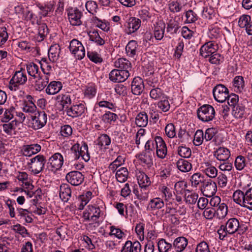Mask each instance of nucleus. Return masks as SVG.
Listing matches in <instances>:
<instances>
[{"label": "nucleus", "instance_id": "1", "mask_svg": "<svg viewBox=\"0 0 252 252\" xmlns=\"http://www.w3.org/2000/svg\"><path fill=\"white\" fill-rule=\"evenodd\" d=\"M105 204L103 201L97 199L93 205H89L83 213L85 221L90 222L89 227H97L100 224V217L104 215Z\"/></svg>", "mask_w": 252, "mask_h": 252}, {"label": "nucleus", "instance_id": "2", "mask_svg": "<svg viewBox=\"0 0 252 252\" xmlns=\"http://www.w3.org/2000/svg\"><path fill=\"white\" fill-rule=\"evenodd\" d=\"M247 230L243 224H240L239 220L235 218L229 219L225 225H221L218 230L219 238L220 240H225L228 235H232L236 232L238 234H243Z\"/></svg>", "mask_w": 252, "mask_h": 252}, {"label": "nucleus", "instance_id": "3", "mask_svg": "<svg viewBox=\"0 0 252 252\" xmlns=\"http://www.w3.org/2000/svg\"><path fill=\"white\" fill-rule=\"evenodd\" d=\"M70 153L74 159H78L81 157L85 162H87L90 159L88 146L84 141L82 142L81 146L78 143L74 144L70 148Z\"/></svg>", "mask_w": 252, "mask_h": 252}, {"label": "nucleus", "instance_id": "4", "mask_svg": "<svg viewBox=\"0 0 252 252\" xmlns=\"http://www.w3.org/2000/svg\"><path fill=\"white\" fill-rule=\"evenodd\" d=\"M46 162L45 157L39 154L30 159L27 165L33 175H37L43 170Z\"/></svg>", "mask_w": 252, "mask_h": 252}, {"label": "nucleus", "instance_id": "5", "mask_svg": "<svg viewBox=\"0 0 252 252\" xmlns=\"http://www.w3.org/2000/svg\"><path fill=\"white\" fill-rule=\"evenodd\" d=\"M27 81V76L25 69L21 68L16 71L10 80L9 89L12 91H16L20 85H24Z\"/></svg>", "mask_w": 252, "mask_h": 252}, {"label": "nucleus", "instance_id": "6", "mask_svg": "<svg viewBox=\"0 0 252 252\" xmlns=\"http://www.w3.org/2000/svg\"><path fill=\"white\" fill-rule=\"evenodd\" d=\"M215 114L214 108L209 104L203 105L197 111L198 119L204 122L212 121L215 118Z\"/></svg>", "mask_w": 252, "mask_h": 252}, {"label": "nucleus", "instance_id": "7", "mask_svg": "<svg viewBox=\"0 0 252 252\" xmlns=\"http://www.w3.org/2000/svg\"><path fill=\"white\" fill-rule=\"evenodd\" d=\"M31 126L34 130L42 128L47 123L46 113L43 111L38 110L34 114L31 115Z\"/></svg>", "mask_w": 252, "mask_h": 252}, {"label": "nucleus", "instance_id": "8", "mask_svg": "<svg viewBox=\"0 0 252 252\" xmlns=\"http://www.w3.org/2000/svg\"><path fill=\"white\" fill-rule=\"evenodd\" d=\"M63 164V155L59 153H56L48 159L47 167L49 170L55 173L62 168Z\"/></svg>", "mask_w": 252, "mask_h": 252}, {"label": "nucleus", "instance_id": "9", "mask_svg": "<svg viewBox=\"0 0 252 252\" xmlns=\"http://www.w3.org/2000/svg\"><path fill=\"white\" fill-rule=\"evenodd\" d=\"M69 50L77 60H82L85 56V48L82 43L76 39L70 42Z\"/></svg>", "mask_w": 252, "mask_h": 252}, {"label": "nucleus", "instance_id": "10", "mask_svg": "<svg viewBox=\"0 0 252 252\" xmlns=\"http://www.w3.org/2000/svg\"><path fill=\"white\" fill-rule=\"evenodd\" d=\"M213 94L217 101L223 103L229 96V90L224 85L218 84L214 88Z\"/></svg>", "mask_w": 252, "mask_h": 252}, {"label": "nucleus", "instance_id": "11", "mask_svg": "<svg viewBox=\"0 0 252 252\" xmlns=\"http://www.w3.org/2000/svg\"><path fill=\"white\" fill-rule=\"evenodd\" d=\"M247 189L243 188L242 189H237L232 195L233 201L242 207L247 208L249 210V203L248 195L246 192Z\"/></svg>", "mask_w": 252, "mask_h": 252}, {"label": "nucleus", "instance_id": "12", "mask_svg": "<svg viewBox=\"0 0 252 252\" xmlns=\"http://www.w3.org/2000/svg\"><path fill=\"white\" fill-rule=\"evenodd\" d=\"M86 110L87 108L85 104L80 103L71 105L70 107H67V110H65V111L68 116L75 118L81 116Z\"/></svg>", "mask_w": 252, "mask_h": 252}, {"label": "nucleus", "instance_id": "13", "mask_svg": "<svg viewBox=\"0 0 252 252\" xmlns=\"http://www.w3.org/2000/svg\"><path fill=\"white\" fill-rule=\"evenodd\" d=\"M67 16L70 24L72 26H80L82 24L81 18L82 13L77 8L69 7L67 10Z\"/></svg>", "mask_w": 252, "mask_h": 252}, {"label": "nucleus", "instance_id": "14", "mask_svg": "<svg viewBox=\"0 0 252 252\" xmlns=\"http://www.w3.org/2000/svg\"><path fill=\"white\" fill-rule=\"evenodd\" d=\"M139 164L145 169H151L153 167V158L154 156L149 153L142 152L136 156Z\"/></svg>", "mask_w": 252, "mask_h": 252}, {"label": "nucleus", "instance_id": "15", "mask_svg": "<svg viewBox=\"0 0 252 252\" xmlns=\"http://www.w3.org/2000/svg\"><path fill=\"white\" fill-rule=\"evenodd\" d=\"M141 20L136 17H130L124 25L125 32L127 34L136 32L141 26Z\"/></svg>", "mask_w": 252, "mask_h": 252}, {"label": "nucleus", "instance_id": "16", "mask_svg": "<svg viewBox=\"0 0 252 252\" xmlns=\"http://www.w3.org/2000/svg\"><path fill=\"white\" fill-rule=\"evenodd\" d=\"M130 73L128 71L113 69L109 74V78L113 82H123L129 76Z\"/></svg>", "mask_w": 252, "mask_h": 252}, {"label": "nucleus", "instance_id": "17", "mask_svg": "<svg viewBox=\"0 0 252 252\" xmlns=\"http://www.w3.org/2000/svg\"><path fill=\"white\" fill-rule=\"evenodd\" d=\"M218 49V44L213 41L205 43L200 49V54L204 58L209 57Z\"/></svg>", "mask_w": 252, "mask_h": 252}, {"label": "nucleus", "instance_id": "18", "mask_svg": "<svg viewBox=\"0 0 252 252\" xmlns=\"http://www.w3.org/2000/svg\"><path fill=\"white\" fill-rule=\"evenodd\" d=\"M65 179L71 185L77 186L83 183L84 180V176L79 171H72L66 174Z\"/></svg>", "mask_w": 252, "mask_h": 252}, {"label": "nucleus", "instance_id": "19", "mask_svg": "<svg viewBox=\"0 0 252 252\" xmlns=\"http://www.w3.org/2000/svg\"><path fill=\"white\" fill-rule=\"evenodd\" d=\"M156 153L158 158L163 159L167 155V150L166 145L160 136H156Z\"/></svg>", "mask_w": 252, "mask_h": 252}, {"label": "nucleus", "instance_id": "20", "mask_svg": "<svg viewBox=\"0 0 252 252\" xmlns=\"http://www.w3.org/2000/svg\"><path fill=\"white\" fill-rule=\"evenodd\" d=\"M200 169L204 174L210 178H215L218 176V169L209 161L202 163Z\"/></svg>", "mask_w": 252, "mask_h": 252}, {"label": "nucleus", "instance_id": "21", "mask_svg": "<svg viewBox=\"0 0 252 252\" xmlns=\"http://www.w3.org/2000/svg\"><path fill=\"white\" fill-rule=\"evenodd\" d=\"M132 93L134 95H140L144 90V84L143 79L140 77L133 78L131 85Z\"/></svg>", "mask_w": 252, "mask_h": 252}, {"label": "nucleus", "instance_id": "22", "mask_svg": "<svg viewBox=\"0 0 252 252\" xmlns=\"http://www.w3.org/2000/svg\"><path fill=\"white\" fill-rule=\"evenodd\" d=\"M213 155L220 161L228 160L231 156L230 150L224 147L217 148L214 151Z\"/></svg>", "mask_w": 252, "mask_h": 252}, {"label": "nucleus", "instance_id": "23", "mask_svg": "<svg viewBox=\"0 0 252 252\" xmlns=\"http://www.w3.org/2000/svg\"><path fill=\"white\" fill-rule=\"evenodd\" d=\"M90 41L94 42L97 45L103 46L105 41L103 39V33L96 30L90 31L88 33Z\"/></svg>", "mask_w": 252, "mask_h": 252}, {"label": "nucleus", "instance_id": "24", "mask_svg": "<svg viewBox=\"0 0 252 252\" xmlns=\"http://www.w3.org/2000/svg\"><path fill=\"white\" fill-rule=\"evenodd\" d=\"M31 215V213L28 210L17 207L16 208V217L15 218L19 220L20 221L31 223L33 220Z\"/></svg>", "mask_w": 252, "mask_h": 252}, {"label": "nucleus", "instance_id": "25", "mask_svg": "<svg viewBox=\"0 0 252 252\" xmlns=\"http://www.w3.org/2000/svg\"><path fill=\"white\" fill-rule=\"evenodd\" d=\"M126 53L127 56L134 58L137 56L139 52L137 42L134 40L129 41L126 46Z\"/></svg>", "mask_w": 252, "mask_h": 252}, {"label": "nucleus", "instance_id": "26", "mask_svg": "<svg viewBox=\"0 0 252 252\" xmlns=\"http://www.w3.org/2000/svg\"><path fill=\"white\" fill-rule=\"evenodd\" d=\"M141 245L137 241L133 242L130 241H126L121 250V252H141Z\"/></svg>", "mask_w": 252, "mask_h": 252}, {"label": "nucleus", "instance_id": "27", "mask_svg": "<svg viewBox=\"0 0 252 252\" xmlns=\"http://www.w3.org/2000/svg\"><path fill=\"white\" fill-rule=\"evenodd\" d=\"M202 191L208 196L214 195L217 191V185L213 181H205L202 185Z\"/></svg>", "mask_w": 252, "mask_h": 252}, {"label": "nucleus", "instance_id": "28", "mask_svg": "<svg viewBox=\"0 0 252 252\" xmlns=\"http://www.w3.org/2000/svg\"><path fill=\"white\" fill-rule=\"evenodd\" d=\"M41 150V146L37 144L23 146L21 152L26 157H31L38 153Z\"/></svg>", "mask_w": 252, "mask_h": 252}, {"label": "nucleus", "instance_id": "29", "mask_svg": "<svg viewBox=\"0 0 252 252\" xmlns=\"http://www.w3.org/2000/svg\"><path fill=\"white\" fill-rule=\"evenodd\" d=\"M27 101H24L23 103L22 110L25 113L34 114L38 110L37 107L33 102V98L31 95L27 96Z\"/></svg>", "mask_w": 252, "mask_h": 252}, {"label": "nucleus", "instance_id": "30", "mask_svg": "<svg viewBox=\"0 0 252 252\" xmlns=\"http://www.w3.org/2000/svg\"><path fill=\"white\" fill-rule=\"evenodd\" d=\"M164 206L163 199L160 197H155L150 200L147 205V210L150 211L158 210Z\"/></svg>", "mask_w": 252, "mask_h": 252}, {"label": "nucleus", "instance_id": "31", "mask_svg": "<svg viewBox=\"0 0 252 252\" xmlns=\"http://www.w3.org/2000/svg\"><path fill=\"white\" fill-rule=\"evenodd\" d=\"M60 197L64 202H67L71 196V190L69 185L62 184L60 187Z\"/></svg>", "mask_w": 252, "mask_h": 252}, {"label": "nucleus", "instance_id": "32", "mask_svg": "<svg viewBox=\"0 0 252 252\" xmlns=\"http://www.w3.org/2000/svg\"><path fill=\"white\" fill-rule=\"evenodd\" d=\"M188 245V239L183 236L176 238L173 243V246L176 252H183Z\"/></svg>", "mask_w": 252, "mask_h": 252}, {"label": "nucleus", "instance_id": "33", "mask_svg": "<svg viewBox=\"0 0 252 252\" xmlns=\"http://www.w3.org/2000/svg\"><path fill=\"white\" fill-rule=\"evenodd\" d=\"M60 47L59 44H56L51 46L48 50V58L49 61L52 63L56 62L60 56Z\"/></svg>", "mask_w": 252, "mask_h": 252}, {"label": "nucleus", "instance_id": "34", "mask_svg": "<svg viewBox=\"0 0 252 252\" xmlns=\"http://www.w3.org/2000/svg\"><path fill=\"white\" fill-rule=\"evenodd\" d=\"M114 66L119 70H125L129 72L131 69V63L126 58H119L114 62Z\"/></svg>", "mask_w": 252, "mask_h": 252}, {"label": "nucleus", "instance_id": "35", "mask_svg": "<svg viewBox=\"0 0 252 252\" xmlns=\"http://www.w3.org/2000/svg\"><path fill=\"white\" fill-rule=\"evenodd\" d=\"M63 88L62 83L60 81L51 82L46 89L48 94L54 95L59 93Z\"/></svg>", "mask_w": 252, "mask_h": 252}, {"label": "nucleus", "instance_id": "36", "mask_svg": "<svg viewBox=\"0 0 252 252\" xmlns=\"http://www.w3.org/2000/svg\"><path fill=\"white\" fill-rule=\"evenodd\" d=\"M165 25L164 23L158 22L154 25V34L157 40H161L164 36Z\"/></svg>", "mask_w": 252, "mask_h": 252}, {"label": "nucleus", "instance_id": "37", "mask_svg": "<svg viewBox=\"0 0 252 252\" xmlns=\"http://www.w3.org/2000/svg\"><path fill=\"white\" fill-rule=\"evenodd\" d=\"M56 100L62 106L63 108L65 109V110H67V107H69L72 102L70 95L68 93L58 95Z\"/></svg>", "mask_w": 252, "mask_h": 252}, {"label": "nucleus", "instance_id": "38", "mask_svg": "<svg viewBox=\"0 0 252 252\" xmlns=\"http://www.w3.org/2000/svg\"><path fill=\"white\" fill-rule=\"evenodd\" d=\"M138 184L141 189H146L151 184L148 176L143 172L139 171L136 174Z\"/></svg>", "mask_w": 252, "mask_h": 252}, {"label": "nucleus", "instance_id": "39", "mask_svg": "<svg viewBox=\"0 0 252 252\" xmlns=\"http://www.w3.org/2000/svg\"><path fill=\"white\" fill-rule=\"evenodd\" d=\"M180 27V23L178 21L171 19L167 23L166 32L172 35L177 34Z\"/></svg>", "mask_w": 252, "mask_h": 252}, {"label": "nucleus", "instance_id": "40", "mask_svg": "<svg viewBox=\"0 0 252 252\" xmlns=\"http://www.w3.org/2000/svg\"><path fill=\"white\" fill-rule=\"evenodd\" d=\"M168 9L172 13H179L183 10L184 5L178 0H171L167 4Z\"/></svg>", "mask_w": 252, "mask_h": 252}, {"label": "nucleus", "instance_id": "41", "mask_svg": "<svg viewBox=\"0 0 252 252\" xmlns=\"http://www.w3.org/2000/svg\"><path fill=\"white\" fill-rule=\"evenodd\" d=\"M54 63L49 62L46 58H43L40 61L41 68L45 75L49 76L54 67Z\"/></svg>", "mask_w": 252, "mask_h": 252}, {"label": "nucleus", "instance_id": "42", "mask_svg": "<svg viewBox=\"0 0 252 252\" xmlns=\"http://www.w3.org/2000/svg\"><path fill=\"white\" fill-rule=\"evenodd\" d=\"M97 89L94 84H89L83 90L84 98L90 99L94 98L96 94Z\"/></svg>", "mask_w": 252, "mask_h": 252}, {"label": "nucleus", "instance_id": "43", "mask_svg": "<svg viewBox=\"0 0 252 252\" xmlns=\"http://www.w3.org/2000/svg\"><path fill=\"white\" fill-rule=\"evenodd\" d=\"M35 88L36 90L41 91L47 86L49 82V76L47 75L41 76L35 78Z\"/></svg>", "mask_w": 252, "mask_h": 252}, {"label": "nucleus", "instance_id": "44", "mask_svg": "<svg viewBox=\"0 0 252 252\" xmlns=\"http://www.w3.org/2000/svg\"><path fill=\"white\" fill-rule=\"evenodd\" d=\"M16 126V122L12 121L3 124L1 131L2 130L8 136H12L15 134Z\"/></svg>", "mask_w": 252, "mask_h": 252}, {"label": "nucleus", "instance_id": "45", "mask_svg": "<svg viewBox=\"0 0 252 252\" xmlns=\"http://www.w3.org/2000/svg\"><path fill=\"white\" fill-rule=\"evenodd\" d=\"M26 69L29 75L34 79L39 77L40 75L38 66L33 63H30L27 64Z\"/></svg>", "mask_w": 252, "mask_h": 252}, {"label": "nucleus", "instance_id": "46", "mask_svg": "<svg viewBox=\"0 0 252 252\" xmlns=\"http://www.w3.org/2000/svg\"><path fill=\"white\" fill-rule=\"evenodd\" d=\"M135 124L140 127H146L148 123V116L145 112L139 113L135 118Z\"/></svg>", "mask_w": 252, "mask_h": 252}, {"label": "nucleus", "instance_id": "47", "mask_svg": "<svg viewBox=\"0 0 252 252\" xmlns=\"http://www.w3.org/2000/svg\"><path fill=\"white\" fill-rule=\"evenodd\" d=\"M245 106L243 103H238L233 107V115L237 119H241L246 115Z\"/></svg>", "mask_w": 252, "mask_h": 252}, {"label": "nucleus", "instance_id": "48", "mask_svg": "<svg viewBox=\"0 0 252 252\" xmlns=\"http://www.w3.org/2000/svg\"><path fill=\"white\" fill-rule=\"evenodd\" d=\"M178 169L182 172L189 171L192 168L190 162L183 158H180L176 162Z\"/></svg>", "mask_w": 252, "mask_h": 252}, {"label": "nucleus", "instance_id": "49", "mask_svg": "<svg viewBox=\"0 0 252 252\" xmlns=\"http://www.w3.org/2000/svg\"><path fill=\"white\" fill-rule=\"evenodd\" d=\"M150 96L151 98L156 100L162 99L166 95L161 89L158 87H155L151 90Z\"/></svg>", "mask_w": 252, "mask_h": 252}, {"label": "nucleus", "instance_id": "50", "mask_svg": "<svg viewBox=\"0 0 252 252\" xmlns=\"http://www.w3.org/2000/svg\"><path fill=\"white\" fill-rule=\"evenodd\" d=\"M190 181L191 186L194 187H197L200 184L202 185L205 182L204 175L199 172L194 173L191 176Z\"/></svg>", "mask_w": 252, "mask_h": 252}, {"label": "nucleus", "instance_id": "51", "mask_svg": "<svg viewBox=\"0 0 252 252\" xmlns=\"http://www.w3.org/2000/svg\"><path fill=\"white\" fill-rule=\"evenodd\" d=\"M159 252H170L172 249V245L168 243L164 239H160L158 242Z\"/></svg>", "mask_w": 252, "mask_h": 252}, {"label": "nucleus", "instance_id": "52", "mask_svg": "<svg viewBox=\"0 0 252 252\" xmlns=\"http://www.w3.org/2000/svg\"><path fill=\"white\" fill-rule=\"evenodd\" d=\"M234 91L236 92H242L245 86L244 78L242 76H237L233 80Z\"/></svg>", "mask_w": 252, "mask_h": 252}, {"label": "nucleus", "instance_id": "53", "mask_svg": "<svg viewBox=\"0 0 252 252\" xmlns=\"http://www.w3.org/2000/svg\"><path fill=\"white\" fill-rule=\"evenodd\" d=\"M159 189L161 192L162 198H164L166 202L171 201L173 195L170 189L165 186H162L159 187Z\"/></svg>", "mask_w": 252, "mask_h": 252}, {"label": "nucleus", "instance_id": "54", "mask_svg": "<svg viewBox=\"0 0 252 252\" xmlns=\"http://www.w3.org/2000/svg\"><path fill=\"white\" fill-rule=\"evenodd\" d=\"M156 147V137H155L154 140H148L144 147V150L143 152L149 153L150 155L155 156V150Z\"/></svg>", "mask_w": 252, "mask_h": 252}, {"label": "nucleus", "instance_id": "55", "mask_svg": "<svg viewBox=\"0 0 252 252\" xmlns=\"http://www.w3.org/2000/svg\"><path fill=\"white\" fill-rule=\"evenodd\" d=\"M87 57L91 61L95 63H101L103 62L101 55L94 51L88 50Z\"/></svg>", "mask_w": 252, "mask_h": 252}, {"label": "nucleus", "instance_id": "56", "mask_svg": "<svg viewBox=\"0 0 252 252\" xmlns=\"http://www.w3.org/2000/svg\"><path fill=\"white\" fill-rule=\"evenodd\" d=\"M128 171L125 167H121L116 173V178L117 181L120 183L125 182L127 179Z\"/></svg>", "mask_w": 252, "mask_h": 252}, {"label": "nucleus", "instance_id": "57", "mask_svg": "<svg viewBox=\"0 0 252 252\" xmlns=\"http://www.w3.org/2000/svg\"><path fill=\"white\" fill-rule=\"evenodd\" d=\"M118 119V116L113 112L106 111L101 117V120L106 124H111Z\"/></svg>", "mask_w": 252, "mask_h": 252}, {"label": "nucleus", "instance_id": "58", "mask_svg": "<svg viewBox=\"0 0 252 252\" xmlns=\"http://www.w3.org/2000/svg\"><path fill=\"white\" fill-rule=\"evenodd\" d=\"M247 164L244 156H238L235 159L234 165L237 170L241 171L244 169Z\"/></svg>", "mask_w": 252, "mask_h": 252}, {"label": "nucleus", "instance_id": "59", "mask_svg": "<svg viewBox=\"0 0 252 252\" xmlns=\"http://www.w3.org/2000/svg\"><path fill=\"white\" fill-rule=\"evenodd\" d=\"M177 153L181 157L187 158L191 156V150L186 146H180L178 147Z\"/></svg>", "mask_w": 252, "mask_h": 252}, {"label": "nucleus", "instance_id": "60", "mask_svg": "<svg viewBox=\"0 0 252 252\" xmlns=\"http://www.w3.org/2000/svg\"><path fill=\"white\" fill-rule=\"evenodd\" d=\"M227 206L224 203H222L221 204H220L217 209L216 210L217 216L219 219L224 218L227 215Z\"/></svg>", "mask_w": 252, "mask_h": 252}, {"label": "nucleus", "instance_id": "61", "mask_svg": "<svg viewBox=\"0 0 252 252\" xmlns=\"http://www.w3.org/2000/svg\"><path fill=\"white\" fill-rule=\"evenodd\" d=\"M111 138L110 137L106 134H103L101 135L97 139V144L100 147L109 146L111 144Z\"/></svg>", "mask_w": 252, "mask_h": 252}, {"label": "nucleus", "instance_id": "62", "mask_svg": "<svg viewBox=\"0 0 252 252\" xmlns=\"http://www.w3.org/2000/svg\"><path fill=\"white\" fill-rule=\"evenodd\" d=\"M138 13V16L143 21H148L152 17V14L150 12V9L147 7H141Z\"/></svg>", "mask_w": 252, "mask_h": 252}, {"label": "nucleus", "instance_id": "63", "mask_svg": "<svg viewBox=\"0 0 252 252\" xmlns=\"http://www.w3.org/2000/svg\"><path fill=\"white\" fill-rule=\"evenodd\" d=\"M221 29L218 27H212L208 33V37L211 39H218L221 36Z\"/></svg>", "mask_w": 252, "mask_h": 252}, {"label": "nucleus", "instance_id": "64", "mask_svg": "<svg viewBox=\"0 0 252 252\" xmlns=\"http://www.w3.org/2000/svg\"><path fill=\"white\" fill-rule=\"evenodd\" d=\"M219 169L223 172H230L233 170V166L232 162L226 161H220L218 165Z\"/></svg>", "mask_w": 252, "mask_h": 252}]
</instances>
